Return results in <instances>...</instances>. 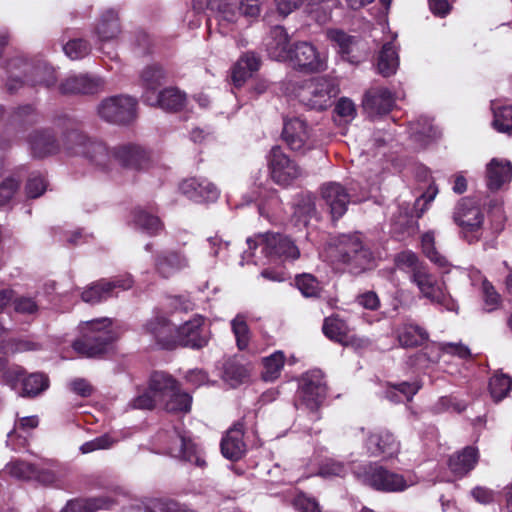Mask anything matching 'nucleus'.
I'll return each instance as SVG.
<instances>
[{"label": "nucleus", "mask_w": 512, "mask_h": 512, "mask_svg": "<svg viewBox=\"0 0 512 512\" xmlns=\"http://www.w3.org/2000/svg\"><path fill=\"white\" fill-rule=\"evenodd\" d=\"M365 482L377 491L395 493L414 486L417 479L412 474L403 475L382 466H375L366 471Z\"/></svg>", "instance_id": "obj_7"}, {"label": "nucleus", "mask_w": 512, "mask_h": 512, "mask_svg": "<svg viewBox=\"0 0 512 512\" xmlns=\"http://www.w3.org/2000/svg\"><path fill=\"white\" fill-rule=\"evenodd\" d=\"M399 66L398 50L393 41L383 44L378 58L377 70L384 76L389 77L396 73Z\"/></svg>", "instance_id": "obj_35"}, {"label": "nucleus", "mask_w": 512, "mask_h": 512, "mask_svg": "<svg viewBox=\"0 0 512 512\" xmlns=\"http://www.w3.org/2000/svg\"><path fill=\"white\" fill-rule=\"evenodd\" d=\"M63 50L65 54L72 60L82 59L90 53L91 47L86 40L74 39L68 41Z\"/></svg>", "instance_id": "obj_54"}, {"label": "nucleus", "mask_w": 512, "mask_h": 512, "mask_svg": "<svg viewBox=\"0 0 512 512\" xmlns=\"http://www.w3.org/2000/svg\"><path fill=\"white\" fill-rule=\"evenodd\" d=\"M172 384L170 375L163 372L153 373L147 391L133 399L131 406L135 409L151 410L161 405L163 395L171 391Z\"/></svg>", "instance_id": "obj_11"}, {"label": "nucleus", "mask_w": 512, "mask_h": 512, "mask_svg": "<svg viewBox=\"0 0 512 512\" xmlns=\"http://www.w3.org/2000/svg\"><path fill=\"white\" fill-rule=\"evenodd\" d=\"M296 286L305 297H318L322 291V286L315 276L304 273L296 276Z\"/></svg>", "instance_id": "obj_45"}, {"label": "nucleus", "mask_w": 512, "mask_h": 512, "mask_svg": "<svg viewBox=\"0 0 512 512\" xmlns=\"http://www.w3.org/2000/svg\"><path fill=\"white\" fill-rule=\"evenodd\" d=\"M282 137L294 151L304 152L315 144L312 128L300 117L285 119Z\"/></svg>", "instance_id": "obj_10"}, {"label": "nucleus", "mask_w": 512, "mask_h": 512, "mask_svg": "<svg viewBox=\"0 0 512 512\" xmlns=\"http://www.w3.org/2000/svg\"><path fill=\"white\" fill-rule=\"evenodd\" d=\"M170 455L181 458L196 466L203 467L205 460L199 453L197 446L184 434L175 431L173 443L168 447Z\"/></svg>", "instance_id": "obj_25"}, {"label": "nucleus", "mask_w": 512, "mask_h": 512, "mask_svg": "<svg viewBox=\"0 0 512 512\" xmlns=\"http://www.w3.org/2000/svg\"><path fill=\"white\" fill-rule=\"evenodd\" d=\"M203 325L204 318L196 315L179 328H176L177 344L193 349H200L206 346L208 335L204 331Z\"/></svg>", "instance_id": "obj_15"}, {"label": "nucleus", "mask_w": 512, "mask_h": 512, "mask_svg": "<svg viewBox=\"0 0 512 512\" xmlns=\"http://www.w3.org/2000/svg\"><path fill=\"white\" fill-rule=\"evenodd\" d=\"M339 93L334 81L327 77H315L297 84L295 96L298 101L312 110H325L332 104V99Z\"/></svg>", "instance_id": "obj_5"}, {"label": "nucleus", "mask_w": 512, "mask_h": 512, "mask_svg": "<svg viewBox=\"0 0 512 512\" xmlns=\"http://www.w3.org/2000/svg\"><path fill=\"white\" fill-rule=\"evenodd\" d=\"M412 134L415 141L425 145L437 137V130L428 118H423L412 124Z\"/></svg>", "instance_id": "obj_48"}, {"label": "nucleus", "mask_w": 512, "mask_h": 512, "mask_svg": "<svg viewBox=\"0 0 512 512\" xmlns=\"http://www.w3.org/2000/svg\"><path fill=\"white\" fill-rule=\"evenodd\" d=\"M321 197L333 219L341 218L352 201V196L347 189L337 182L323 184L321 187Z\"/></svg>", "instance_id": "obj_14"}, {"label": "nucleus", "mask_w": 512, "mask_h": 512, "mask_svg": "<svg viewBox=\"0 0 512 512\" xmlns=\"http://www.w3.org/2000/svg\"><path fill=\"white\" fill-rule=\"evenodd\" d=\"M115 440L108 434L101 435L91 441L85 442L80 446V451L83 454L91 453L96 450L109 449L113 446Z\"/></svg>", "instance_id": "obj_56"}, {"label": "nucleus", "mask_w": 512, "mask_h": 512, "mask_svg": "<svg viewBox=\"0 0 512 512\" xmlns=\"http://www.w3.org/2000/svg\"><path fill=\"white\" fill-rule=\"evenodd\" d=\"M322 330L324 335L332 341L344 344L348 340V326L337 316L326 318Z\"/></svg>", "instance_id": "obj_39"}, {"label": "nucleus", "mask_w": 512, "mask_h": 512, "mask_svg": "<svg viewBox=\"0 0 512 512\" xmlns=\"http://www.w3.org/2000/svg\"><path fill=\"white\" fill-rule=\"evenodd\" d=\"M9 76L6 88L9 92L17 91L24 82L37 86L50 87L56 82L55 70L45 61L33 64L23 58H15L8 63Z\"/></svg>", "instance_id": "obj_2"}, {"label": "nucleus", "mask_w": 512, "mask_h": 512, "mask_svg": "<svg viewBox=\"0 0 512 512\" xmlns=\"http://www.w3.org/2000/svg\"><path fill=\"white\" fill-rule=\"evenodd\" d=\"M115 504V499L109 496L76 498L69 500L60 512H96L110 509Z\"/></svg>", "instance_id": "obj_29"}, {"label": "nucleus", "mask_w": 512, "mask_h": 512, "mask_svg": "<svg viewBox=\"0 0 512 512\" xmlns=\"http://www.w3.org/2000/svg\"><path fill=\"white\" fill-rule=\"evenodd\" d=\"M326 392V382L320 370H312L303 375L299 386V395L308 409L317 410L325 399Z\"/></svg>", "instance_id": "obj_12"}, {"label": "nucleus", "mask_w": 512, "mask_h": 512, "mask_svg": "<svg viewBox=\"0 0 512 512\" xmlns=\"http://www.w3.org/2000/svg\"><path fill=\"white\" fill-rule=\"evenodd\" d=\"M81 332L82 336L74 341L73 348L85 357H98L104 354L108 345L117 338V334L111 327V320L108 318L83 323Z\"/></svg>", "instance_id": "obj_3"}, {"label": "nucleus", "mask_w": 512, "mask_h": 512, "mask_svg": "<svg viewBox=\"0 0 512 512\" xmlns=\"http://www.w3.org/2000/svg\"><path fill=\"white\" fill-rule=\"evenodd\" d=\"M96 32L102 41L114 39L120 32L118 16L113 10H108L101 16Z\"/></svg>", "instance_id": "obj_40"}, {"label": "nucleus", "mask_w": 512, "mask_h": 512, "mask_svg": "<svg viewBox=\"0 0 512 512\" xmlns=\"http://www.w3.org/2000/svg\"><path fill=\"white\" fill-rule=\"evenodd\" d=\"M146 102L150 105H158L162 109L177 111L185 103V95L178 89L167 88L161 91L157 96L147 95Z\"/></svg>", "instance_id": "obj_37"}, {"label": "nucleus", "mask_w": 512, "mask_h": 512, "mask_svg": "<svg viewBox=\"0 0 512 512\" xmlns=\"http://www.w3.org/2000/svg\"><path fill=\"white\" fill-rule=\"evenodd\" d=\"M180 191L195 202L215 201L219 196L217 187L205 178H189L184 180Z\"/></svg>", "instance_id": "obj_21"}, {"label": "nucleus", "mask_w": 512, "mask_h": 512, "mask_svg": "<svg viewBox=\"0 0 512 512\" xmlns=\"http://www.w3.org/2000/svg\"><path fill=\"white\" fill-rule=\"evenodd\" d=\"M6 471L11 476L22 480L33 479L36 476V467L20 460L12 461L7 464Z\"/></svg>", "instance_id": "obj_52"}, {"label": "nucleus", "mask_w": 512, "mask_h": 512, "mask_svg": "<svg viewBox=\"0 0 512 512\" xmlns=\"http://www.w3.org/2000/svg\"><path fill=\"white\" fill-rule=\"evenodd\" d=\"M330 257L345 264L354 273L369 269L373 263L371 250L363 244L359 235H342L336 243L330 244Z\"/></svg>", "instance_id": "obj_4"}, {"label": "nucleus", "mask_w": 512, "mask_h": 512, "mask_svg": "<svg viewBox=\"0 0 512 512\" xmlns=\"http://www.w3.org/2000/svg\"><path fill=\"white\" fill-rule=\"evenodd\" d=\"M268 168L272 180L280 186H289L301 174V168L290 159L279 146H274L268 155Z\"/></svg>", "instance_id": "obj_9"}, {"label": "nucleus", "mask_w": 512, "mask_h": 512, "mask_svg": "<svg viewBox=\"0 0 512 512\" xmlns=\"http://www.w3.org/2000/svg\"><path fill=\"white\" fill-rule=\"evenodd\" d=\"M394 105L391 92L384 87L369 89L363 99V107L370 115L388 113Z\"/></svg>", "instance_id": "obj_24"}, {"label": "nucleus", "mask_w": 512, "mask_h": 512, "mask_svg": "<svg viewBox=\"0 0 512 512\" xmlns=\"http://www.w3.org/2000/svg\"><path fill=\"white\" fill-rule=\"evenodd\" d=\"M19 188V183L12 178L4 180L0 184V206L6 205Z\"/></svg>", "instance_id": "obj_63"}, {"label": "nucleus", "mask_w": 512, "mask_h": 512, "mask_svg": "<svg viewBox=\"0 0 512 512\" xmlns=\"http://www.w3.org/2000/svg\"><path fill=\"white\" fill-rule=\"evenodd\" d=\"M419 389L420 386L417 382H402L393 385L387 391V397L393 402L410 401Z\"/></svg>", "instance_id": "obj_44"}, {"label": "nucleus", "mask_w": 512, "mask_h": 512, "mask_svg": "<svg viewBox=\"0 0 512 512\" xmlns=\"http://www.w3.org/2000/svg\"><path fill=\"white\" fill-rule=\"evenodd\" d=\"M46 190L45 179L38 174H32L26 184V193L30 198L41 196Z\"/></svg>", "instance_id": "obj_59"}, {"label": "nucleus", "mask_w": 512, "mask_h": 512, "mask_svg": "<svg viewBox=\"0 0 512 512\" xmlns=\"http://www.w3.org/2000/svg\"><path fill=\"white\" fill-rule=\"evenodd\" d=\"M103 86L100 78L87 74L71 75L65 78L59 85V91L63 95L93 94Z\"/></svg>", "instance_id": "obj_22"}, {"label": "nucleus", "mask_w": 512, "mask_h": 512, "mask_svg": "<svg viewBox=\"0 0 512 512\" xmlns=\"http://www.w3.org/2000/svg\"><path fill=\"white\" fill-rule=\"evenodd\" d=\"M397 338L402 347H415L422 344L428 338V334L415 324L405 323L398 328Z\"/></svg>", "instance_id": "obj_38"}, {"label": "nucleus", "mask_w": 512, "mask_h": 512, "mask_svg": "<svg viewBox=\"0 0 512 512\" xmlns=\"http://www.w3.org/2000/svg\"><path fill=\"white\" fill-rule=\"evenodd\" d=\"M134 222L140 229L150 235H155L162 230V224L158 217L140 209L134 213Z\"/></svg>", "instance_id": "obj_50"}, {"label": "nucleus", "mask_w": 512, "mask_h": 512, "mask_svg": "<svg viewBox=\"0 0 512 512\" xmlns=\"http://www.w3.org/2000/svg\"><path fill=\"white\" fill-rule=\"evenodd\" d=\"M132 284L133 280L130 276L115 280L101 279L85 289L82 292L81 298L86 303H99L112 297L115 288L127 290L132 287Z\"/></svg>", "instance_id": "obj_16"}, {"label": "nucleus", "mask_w": 512, "mask_h": 512, "mask_svg": "<svg viewBox=\"0 0 512 512\" xmlns=\"http://www.w3.org/2000/svg\"><path fill=\"white\" fill-rule=\"evenodd\" d=\"M435 243V237L432 232H427L422 236L421 244H422V250L423 253L426 255L427 258L440 268H445L448 266L447 259L441 255L434 246Z\"/></svg>", "instance_id": "obj_47"}, {"label": "nucleus", "mask_w": 512, "mask_h": 512, "mask_svg": "<svg viewBox=\"0 0 512 512\" xmlns=\"http://www.w3.org/2000/svg\"><path fill=\"white\" fill-rule=\"evenodd\" d=\"M347 471L348 469L343 463L331 460L321 466L320 475L323 477H343Z\"/></svg>", "instance_id": "obj_61"}, {"label": "nucleus", "mask_w": 512, "mask_h": 512, "mask_svg": "<svg viewBox=\"0 0 512 512\" xmlns=\"http://www.w3.org/2000/svg\"><path fill=\"white\" fill-rule=\"evenodd\" d=\"M289 61L295 68L308 72H319L326 69V59L316 47L308 42H298L289 53Z\"/></svg>", "instance_id": "obj_13"}, {"label": "nucleus", "mask_w": 512, "mask_h": 512, "mask_svg": "<svg viewBox=\"0 0 512 512\" xmlns=\"http://www.w3.org/2000/svg\"><path fill=\"white\" fill-rule=\"evenodd\" d=\"M247 244L250 249H255L258 245L263 246L264 252L269 257L295 260L300 256L299 249L293 241L279 233H266L248 238Z\"/></svg>", "instance_id": "obj_8"}, {"label": "nucleus", "mask_w": 512, "mask_h": 512, "mask_svg": "<svg viewBox=\"0 0 512 512\" xmlns=\"http://www.w3.org/2000/svg\"><path fill=\"white\" fill-rule=\"evenodd\" d=\"M327 35L328 38L337 45L339 53H341L343 57H347V59H349L359 46L358 38L348 35L341 30H329Z\"/></svg>", "instance_id": "obj_41"}, {"label": "nucleus", "mask_w": 512, "mask_h": 512, "mask_svg": "<svg viewBox=\"0 0 512 512\" xmlns=\"http://www.w3.org/2000/svg\"><path fill=\"white\" fill-rule=\"evenodd\" d=\"M335 112L348 122L356 116V107L352 100L341 98L335 107Z\"/></svg>", "instance_id": "obj_62"}, {"label": "nucleus", "mask_w": 512, "mask_h": 512, "mask_svg": "<svg viewBox=\"0 0 512 512\" xmlns=\"http://www.w3.org/2000/svg\"><path fill=\"white\" fill-rule=\"evenodd\" d=\"M13 307L15 312L23 315H34L38 312V304L30 297H19L15 299Z\"/></svg>", "instance_id": "obj_60"}, {"label": "nucleus", "mask_w": 512, "mask_h": 512, "mask_svg": "<svg viewBox=\"0 0 512 512\" xmlns=\"http://www.w3.org/2000/svg\"><path fill=\"white\" fill-rule=\"evenodd\" d=\"M243 426L241 423L235 424L230 428L221 441V452L229 460L237 461L241 459L246 452V445L243 441Z\"/></svg>", "instance_id": "obj_26"}, {"label": "nucleus", "mask_w": 512, "mask_h": 512, "mask_svg": "<svg viewBox=\"0 0 512 512\" xmlns=\"http://www.w3.org/2000/svg\"><path fill=\"white\" fill-rule=\"evenodd\" d=\"M165 79V72L162 67L157 64L146 66L141 73L142 86L147 90V95H151L150 91H155Z\"/></svg>", "instance_id": "obj_42"}, {"label": "nucleus", "mask_w": 512, "mask_h": 512, "mask_svg": "<svg viewBox=\"0 0 512 512\" xmlns=\"http://www.w3.org/2000/svg\"><path fill=\"white\" fill-rule=\"evenodd\" d=\"M83 158L98 168L106 169L113 160L112 150L102 141L90 137Z\"/></svg>", "instance_id": "obj_36"}, {"label": "nucleus", "mask_w": 512, "mask_h": 512, "mask_svg": "<svg viewBox=\"0 0 512 512\" xmlns=\"http://www.w3.org/2000/svg\"><path fill=\"white\" fill-rule=\"evenodd\" d=\"M218 10L220 25L237 23L242 16L238 0H220Z\"/></svg>", "instance_id": "obj_49"}, {"label": "nucleus", "mask_w": 512, "mask_h": 512, "mask_svg": "<svg viewBox=\"0 0 512 512\" xmlns=\"http://www.w3.org/2000/svg\"><path fill=\"white\" fill-rule=\"evenodd\" d=\"M453 219L463 230L472 232L481 227L484 216L477 201L471 198H463L455 207Z\"/></svg>", "instance_id": "obj_17"}, {"label": "nucleus", "mask_w": 512, "mask_h": 512, "mask_svg": "<svg viewBox=\"0 0 512 512\" xmlns=\"http://www.w3.org/2000/svg\"><path fill=\"white\" fill-rule=\"evenodd\" d=\"M478 462V451L474 447H465L450 456L448 467L455 476L462 478L474 469Z\"/></svg>", "instance_id": "obj_31"}, {"label": "nucleus", "mask_w": 512, "mask_h": 512, "mask_svg": "<svg viewBox=\"0 0 512 512\" xmlns=\"http://www.w3.org/2000/svg\"><path fill=\"white\" fill-rule=\"evenodd\" d=\"M97 113L106 122L120 125L129 124L137 116V101L128 95L108 97L101 101Z\"/></svg>", "instance_id": "obj_6"}, {"label": "nucleus", "mask_w": 512, "mask_h": 512, "mask_svg": "<svg viewBox=\"0 0 512 512\" xmlns=\"http://www.w3.org/2000/svg\"><path fill=\"white\" fill-rule=\"evenodd\" d=\"M34 349L33 344L29 341L20 339L3 340L0 343V351L3 354H13L17 352L29 351Z\"/></svg>", "instance_id": "obj_57"}, {"label": "nucleus", "mask_w": 512, "mask_h": 512, "mask_svg": "<svg viewBox=\"0 0 512 512\" xmlns=\"http://www.w3.org/2000/svg\"><path fill=\"white\" fill-rule=\"evenodd\" d=\"M366 446L370 455H385L388 457L397 454L400 448L394 436L386 430L371 433L367 439Z\"/></svg>", "instance_id": "obj_27"}, {"label": "nucleus", "mask_w": 512, "mask_h": 512, "mask_svg": "<svg viewBox=\"0 0 512 512\" xmlns=\"http://www.w3.org/2000/svg\"><path fill=\"white\" fill-rule=\"evenodd\" d=\"M152 512H194L172 499L157 498L150 501Z\"/></svg>", "instance_id": "obj_55"}, {"label": "nucleus", "mask_w": 512, "mask_h": 512, "mask_svg": "<svg viewBox=\"0 0 512 512\" xmlns=\"http://www.w3.org/2000/svg\"><path fill=\"white\" fill-rule=\"evenodd\" d=\"M231 327L236 338L237 347L240 350L246 349L248 347L250 340V331L246 323L245 317L241 314H238L231 321Z\"/></svg>", "instance_id": "obj_51"}, {"label": "nucleus", "mask_w": 512, "mask_h": 512, "mask_svg": "<svg viewBox=\"0 0 512 512\" xmlns=\"http://www.w3.org/2000/svg\"><path fill=\"white\" fill-rule=\"evenodd\" d=\"M172 388L167 394L163 395L161 405L170 413H188L191 410L192 397L185 392L180 391L176 380L172 378Z\"/></svg>", "instance_id": "obj_33"}, {"label": "nucleus", "mask_w": 512, "mask_h": 512, "mask_svg": "<svg viewBox=\"0 0 512 512\" xmlns=\"http://www.w3.org/2000/svg\"><path fill=\"white\" fill-rule=\"evenodd\" d=\"M29 145L34 157L43 158L59 151L60 145L48 130L34 131L29 135Z\"/></svg>", "instance_id": "obj_30"}, {"label": "nucleus", "mask_w": 512, "mask_h": 512, "mask_svg": "<svg viewBox=\"0 0 512 512\" xmlns=\"http://www.w3.org/2000/svg\"><path fill=\"white\" fill-rule=\"evenodd\" d=\"M397 267L409 275L410 281L417 286L420 294L431 302L453 310L454 303H450V296L446 294L442 285L437 281L428 266L419 260L418 256L410 250L403 251L396 255Z\"/></svg>", "instance_id": "obj_1"}, {"label": "nucleus", "mask_w": 512, "mask_h": 512, "mask_svg": "<svg viewBox=\"0 0 512 512\" xmlns=\"http://www.w3.org/2000/svg\"><path fill=\"white\" fill-rule=\"evenodd\" d=\"M144 329L161 348L172 349L177 345L176 327L164 316L156 315L152 317L147 321Z\"/></svg>", "instance_id": "obj_18"}, {"label": "nucleus", "mask_w": 512, "mask_h": 512, "mask_svg": "<svg viewBox=\"0 0 512 512\" xmlns=\"http://www.w3.org/2000/svg\"><path fill=\"white\" fill-rule=\"evenodd\" d=\"M482 293L487 311L495 310L500 303V295L486 279L482 281Z\"/></svg>", "instance_id": "obj_58"}, {"label": "nucleus", "mask_w": 512, "mask_h": 512, "mask_svg": "<svg viewBox=\"0 0 512 512\" xmlns=\"http://www.w3.org/2000/svg\"><path fill=\"white\" fill-rule=\"evenodd\" d=\"M295 506L301 512H321L318 502L314 498L305 495L296 497Z\"/></svg>", "instance_id": "obj_64"}, {"label": "nucleus", "mask_w": 512, "mask_h": 512, "mask_svg": "<svg viewBox=\"0 0 512 512\" xmlns=\"http://www.w3.org/2000/svg\"><path fill=\"white\" fill-rule=\"evenodd\" d=\"M493 126L499 132L512 134V106H504L494 111Z\"/></svg>", "instance_id": "obj_53"}, {"label": "nucleus", "mask_w": 512, "mask_h": 512, "mask_svg": "<svg viewBox=\"0 0 512 512\" xmlns=\"http://www.w3.org/2000/svg\"><path fill=\"white\" fill-rule=\"evenodd\" d=\"M265 45L272 59L283 62L289 59V53L292 48H289V37L282 26H274L271 28L266 38Z\"/></svg>", "instance_id": "obj_28"}, {"label": "nucleus", "mask_w": 512, "mask_h": 512, "mask_svg": "<svg viewBox=\"0 0 512 512\" xmlns=\"http://www.w3.org/2000/svg\"><path fill=\"white\" fill-rule=\"evenodd\" d=\"M112 156L119 165L134 170H141L149 163L148 153L141 146L131 143L115 146Z\"/></svg>", "instance_id": "obj_19"}, {"label": "nucleus", "mask_w": 512, "mask_h": 512, "mask_svg": "<svg viewBox=\"0 0 512 512\" xmlns=\"http://www.w3.org/2000/svg\"><path fill=\"white\" fill-rule=\"evenodd\" d=\"M90 137L77 128L67 129L61 138V148L68 156L84 157Z\"/></svg>", "instance_id": "obj_32"}, {"label": "nucleus", "mask_w": 512, "mask_h": 512, "mask_svg": "<svg viewBox=\"0 0 512 512\" xmlns=\"http://www.w3.org/2000/svg\"><path fill=\"white\" fill-rule=\"evenodd\" d=\"M285 364V355L282 351H276L263 359L264 370L262 377L265 381H274L279 376Z\"/></svg>", "instance_id": "obj_43"}, {"label": "nucleus", "mask_w": 512, "mask_h": 512, "mask_svg": "<svg viewBox=\"0 0 512 512\" xmlns=\"http://www.w3.org/2000/svg\"><path fill=\"white\" fill-rule=\"evenodd\" d=\"M512 178V165L509 161L492 159L487 165V185L492 190L499 189Z\"/></svg>", "instance_id": "obj_34"}, {"label": "nucleus", "mask_w": 512, "mask_h": 512, "mask_svg": "<svg viewBox=\"0 0 512 512\" xmlns=\"http://www.w3.org/2000/svg\"><path fill=\"white\" fill-rule=\"evenodd\" d=\"M189 266V260L180 251L166 250L155 257L154 267L156 273L162 278H169L178 271Z\"/></svg>", "instance_id": "obj_23"}, {"label": "nucleus", "mask_w": 512, "mask_h": 512, "mask_svg": "<svg viewBox=\"0 0 512 512\" xmlns=\"http://www.w3.org/2000/svg\"><path fill=\"white\" fill-rule=\"evenodd\" d=\"M511 388L512 379L506 374H496L490 379V393L496 402L505 398Z\"/></svg>", "instance_id": "obj_46"}, {"label": "nucleus", "mask_w": 512, "mask_h": 512, "mask_svg": "<svg viewBox=\"0 0 512 512\" xmlns=\"http://www.w3.org/2000/svg\"><path fill=\"white\" fill-rule=\"evenodd\" d=\"M8 379L22 383L23 397H36L49 387V378L47 375L35 372L26 375V371L21 367H16L8 372Z\"/></svg>", "instance_id": "obj_20"}]
</instances>
